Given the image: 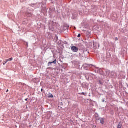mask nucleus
Wrapping results in <instances>:
<instances>
[{
    "instance_id": "f257e3e1",
    "label": "nucleus",
    "mask_w": 128,
    "mask_h": 128,
    "mask_svg": "<svg viewBox=\"0 0 128 128\" xmlns=\"http://www.w3.org/2000/svg\"><path fill=\"white\" fill-rule=\"evenodd\" d=\"M71 50L73 52H78V48H76L75 46H72L71 48Z\"/></svg>"
},
{
    "instance_id": "f03ea898",
    "label": "nucleus",
    "mask_w": 128,
    "mask_h": 128,
    "mask_svg": "<svg viewBox=\"0 0 128 128\" xmlns=\"http://www.w3.org/2000/svg\"><path fill=\"white\" fill-rule=\"evenodd\" d=\"M56 64V60L52 62H49L48 65L50 66V64Z\"/></svg>"
},
{
    "instance_id": "7ed1b4c3",
    "label": "nucleus",
    "mask_w": 128,
    "mask_h": 128,
    "mask_svg": "<svg viewBox=\"0 0 128 128\" xmlns=\"http://www.w3.org/2000/svg\"><path fill=\"white\" fill-rule=\"evenodd\" d=\"M100 124H104V118H100Z\"/></svg>"
},
{
    "instance_id": "20e7f679",
    "label": "nucleus",
    "mask_w": 128,
    "mask_h": 128,
    "mask_svg": "<svg viewBox=\"0 0 128 128\" xmlns=\"http://www.w3.org/2000/svg\"><path fill=\"white\" fill-rule=\"evenodd\" d=\"M122 124L121 122H120L117 128H122Z\"/></svg>"
},
{
    "instance_id": "39448f33",
    "label": "nucleus",
    "mask_w": 128,
    "mask_h": 128,
    "mask_svg": "<svg viewBox=\"0 0 128 128\" xmlns=\"http://www.w3.org/2000/svg\"><path fill=\"white\" fill-rule=\"evenodd\" d=\"M12 60H14V58H9V59H8V60H7V62H12Z\"/></svg>"
},
{
    "instance_id": "423d86ee",
    "label": "nucleus",
    "mask_w": 128,
    "mask_h": 128,
    "mask_svg": "<svg viewBox=\"0 0 128 128\" xmlns=\"http://www.w3.org/2000/svg\"><path fill=\"white\" fill-rule=\"evenodd\" d=\"M8 60H6V61H4L3 64L4 66H6V64H8Z\"/></svg>"
},
{
    "instance_id": "0eeeda50",
    "label": "nucleus",
    "mask_w": 128,
    "mask_h": 128,
    "mask_svg": "<svg viewBox=\"0 0 128 128\" xmlns=\"http://www.w3.org/2000/svg\"><path fill=\"white\" fill-rule=\"evenodd\" d=\"M81 94H82V96H86V93L82 92V93H81Z\"/></svg>"
},
{
    "instance_id": "6e6552de",
    "label": "nucleus",
    "mask_w": 128,
    "mask_h": 128,
    "mask_svg": "<svg viewBox=\"0 0 128 128\" xmlns=\"http://www.w3.org/2000/svg\"><path fill=\"white\" fill-rule=\"evenodd\" d=\"M49 98H54V95L52 94L50 96H49Z\"/></svg>"
},
{
    "instance_id": "1a4fd4ad",
    "label": "nucleus",
    "mask_w": 128,
    "mask_h": 128,
    "mask_svg": "<svg viewBox=\"0 0 128 128\" xmlns=\"http://www.w3.org/2000/svg\"><path fill=\"white\" fill-rule=\"evenodd\" d=\"M80 36H81L80 34H78V38H80Z\"/></svg>"
},
{
    "instance_id": "9d476101",
    "label": "nucleus",
    "mask_w": 128,
    "mask_h": 128,
    "mask_svg": "<svg viewBox=\"0 0 128 128\" xmlns=\"http://www.w3.org/2000/svg\"><path fill=\"white\" fill-rule=\"evenodd\" d=\"M116 40H118V38H116Z\"/></svg>"
},
{
    "instance_id": "9b49d317",
    "label": "nucleus",
    "mask_w": 128,
    "mask_h": 128,
    "mask_svg": "<svg viewBox=\"0 0 128 128\" xmlns=\"http://www.w3.org/2000/svg\"><path fill=\"white\" fill-rule=\"evenodd\" d=\"M28 99L26 98V99L25 100H26V102H28Z\"/></svg>"
},
{
    "instance_id": "f8f14e48",
    "label": "nucleus",
    "mask_w": 128,
    "mask_h": 128,
    "mask_svg": "<svg viewBox=\"0 0 128 128\" xmlns=\"http://www.w3.org/2000/svg\"><path fill=\"white\" fill-rule=\"evenodd\" d=\"M100 84H102V82H100Z\"/></svg>"
},
{
    "instance_id": "ddd939ff",
    "label": "nucleus",
    "mask_w": 128,
    "mask_h": 128,
    "mask_svg": "<svg viewBox=\"0 0 128 128\" xmlns=\"http://www.w3.org/2000/svg\"><path fill=\"white\" fill-rule=\"evenodd\" d=\"M8 92V90H6V92Z\"/></svg>"
},
{
    "instance_id": "4468645a",
    "label": "nucleus",
    "mask_w": 128,
    "mask_h": 128,
    "mask_svg": "<svg viewBox=\"0 0 128 128\" xmlns=\"http://www.w3.org/2000/svg\"><path fill=\"white\" fill-rule=\"evenodd\" d=\"M42 90H42H42H41V92H42Z\"/></svg>"
}]
</instances>
